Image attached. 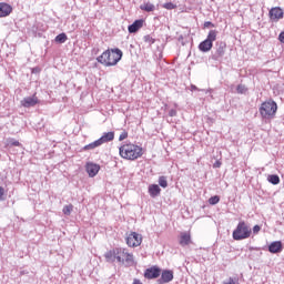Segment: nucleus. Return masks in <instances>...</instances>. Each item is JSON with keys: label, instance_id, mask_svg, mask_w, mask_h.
Returning <instances> with one entry per match:
<instances>
[{"label": "nucleus", "instance_id": "1", "mask_svg": "<svg viewBox=\"0 0 284 284\" xmlns=\"http://www.w3.org/2000/svg\"><path fill=\"white\" fill-rule=\"evenodd\" d=\"M119 152L120 156L126 159V161H136V159L143 156V148L133 143L123 144L120 146Z\"/></svg>", "mask_w": 284, "mask_h": 284}, {"label": "nucleus", "instance_id": "2", "mask_svg": "<svg viewBox=\"0 0 284 284\" xmlns=\"http://www.w3.org/2000/svg\"><path fill=\"white\" fill-rule=\"evenodd\" d=\"M232 236L234 241H245V239H250V236H252V227H250L247 222L240 221L233 231Z\"/></svg>", "mask_w": 284, "mask_h": 284}, {"label": "nucleus", "instance_id": "3", "mask_svg": "<svg viewBox=\"0 0 284 284\" xmlns=\"http://www.w3.org/2000/svg\"><path fill=\"white\" fill-rule=\"evenodd\" d=\"M276 110H278V105L274 102V100H270L261 104L260 114L262 119H274V116H276Z\"/></svg>", "mask_w": 284, "mask_h": 284}, {"label": "nucleus", "instance_id": "4", "mask_svg": "<svg viewBox=\"0 0 284 284\" xmlns=\"http://www.w3.org/2000/svg\"><path fill=\"white\" fill-rule=\"evenodd\" d=\"M121 59H123V51H121L119 48L111 49L109 57V68L116 65Z\"/></svg>", "mask_w": 284, "mask_h": 284}, {"label": "nucleus", "instance_id": "5", "mask_svg": "<svg viewBox=\"0 0 284 284\" xmlns=\"http://www.w3.org/2000/svg\"><path fill=\"white\" fill-rule=\"evenodd\" d=\"M141 242H142V237L136 232H132L126 237V244L129 245V247H139V245H141Z\"/></svg>", "mask_w": 284, "mask_h": 284}, {"label": "nucleus", "instance_id": "6", "mask_svg": "<svg viewBox=\"0 0 284 284\" xmlns=\"http://www.w3.org/2000/svg\"><path fill=\"white\" fill-rule=\"evenodd\" d=\"M161 276V268L159 266H152L145 270L144 278L152 281L153 278H159Z\"/></svg>", "mask_w": 284, "mask_h": 284}, {"label": "nucleus", "instance_id": "7", "mask_svg": "<svg viewBox=\"0 0 284 284\" xmlns=\"http://www.w3.org/2000/svg\"><path fill=\"white\" fill-rule=\"evenodd\" d=\"M161 277L158 280V284H165L171 283V281H174V272L171 270H164L162 273H160Z\"/></svg>", "mask_w": 284, "mask_h": 284}, {"label": "nucleus", "instance_id": "8", "mask_svg": "<svg viewBox=\"0 0 284 284\" xmlns=\"http://www.w3.org/2000/svg\"><path fill=\"white\" fill-rule=\"evenodd\" d=\"M271 21H281L284 17V12L281 7H274L268 12Z\"/></svg>", "mask_w": 284, "mask_h": 284}, {"label": "nucleus", "instance_id": "9", "mask_svg": "<svg viewBox=\"0 0 284 284\" xmlns=\"http://www.w3.org/2000/svg\"><path fill=\"white\" fill-rule=\"evenodd\" d=\"M39 103V99L36 95L27 97L21 100L22 108H34Z\"/></svg>", "mask_w": 284, "mask_h": 284}, {"label": "nucleus", "instance_id": "10", "mask_svg": "<svg viewBox=\"0 0 284 284\" xmlns=\"http://www.w3.org/2000/svg\"><path fill=\"white\" fill-rule=\"evenodd\" d=\"M99 170H101V166L97 163L93 162H88L87 163V172L91 179L99 174Z\"/></svg>", "mask_w": 284, "mask_h": 284}, {"label": "nucleus", "instance_id": "11", "mask_svg": "<svg viewBox=\"0 0 284 284\" xmlns=\"http://www.w3.org/2000/svg\"><path fill=\"white\" fill-rule=\"evenodd\" d=\"M268 252L271 254H281V252H283V242L281 241L272 242L268 245Z\"/></svg>", "mask_w": 284, "mask_h": 284}, {"label": "nucleus", "instance_id": "12", "mask_svg": "<svg viewBox=\"0 0 284 284\" xmlns=\"http://www.w3.org/2000/svg\"><path fill=\"white\" fill-rule=\"evenodd\" d=\"M225 48H227V44H225V42H220L217 44L216 52L213 55L214 61H219V59L223 58V55L225 54Z\"/></svg>", "mask_w": 284, "mask_h": 284}, {"label": "nucleus", "instance_id": "13", "mask_svg": "<svg viewBox=\"0 0 284 284\" xmlns=\"http://www.w3.org/2000/svg\"><path fill=\"white\" fill-rule=\"evenodd\" d=\"M11 13H12V6L6 2H0V18L9 17V14Z\"/></svg>", "mask_w": 284, "mask_h": 284}, {"label": "nucleus", "instance_id": "14", "mask_svg": "<svg viewBox=\"0 0 284 284\" xmlns=\"http://www.w3.org/2000/svg\"><path fill=\"white\" fill-rule=\"evenodd\" d=\"M98 63H102V65H106L110 68V50L104 51L101 55L97 58Z\"/></svg>", "mask_w": 284, "mask_h": 284}, {"label": "nucleus", "instance_id": "15", "mask_svg": "<svg viewBox=\"0 0 284 284\" xmlns=\"http://www.w3.org/2000/svg\"><path fill=\"white\" fill-rule=\"evenodd\" d=\"M143 28V20H135L132 24L129 26L128 31L130 34H134L135 32H139Z\"/></svg>", "mask_w": 284, "mask_h": 284}, {"label": "nucleus", "instance_id": "16", "mask_svg": "<svg viewBox=\"0 0 284 284\" xmlns=\"http://www.w3.org/2000/svg\"><path fill=\"white\" fill-rule=\"evenodd\" d=\"M125 248L115 247V261L125 264Z\"/></svg>", "mask_w": 284, "mask_h": 284}, {"label": "nucleus", "instance_id": "17", "mask_svg": "<svg viewBox=\"0 0 284 284\" xmlns=\"http://www.w3.org/2000/svg\"><path fill=\"white\" fill-rule=\"evenodd\" d=\"M192 243V235L187 232H182L180 236V245L185 247V245H190Z\"/></svg>", "mask_w": 284, "mask_h": 284}, {"label": "nucleus", "instance_id": "18", "mask_svg": "<svg viewBox=\"0 0 284 284\" xmlns=\"http://www.w3.org/2000/svg\"><path fill=\"white\" fill-rule=\"evenodd\" d=\"M100 142V145H103V143H110V141H114V132L110 131L108 133H103V135L98 139Z\"/></svg>", "mask_w": 284, "mask_h": 284}, {"label": "nucleus", "instance_id": "19", "mask_svg": "<svg viewBox=\"0 0 284 284\" xmlns=\"http://www.w3.org/2000/svg\"><path fill=\"white\" fill-rule=\"evenodd\" d=\"M149 194L152 199H156V196L161 194V186H159L158 184H151L149 186Z\"/></svg>", "mask_w": 284, "mask_h": 284}, {"label": "nucleus", "instance_id": "20", "mask_svg": "<svg viewBox=\"0 0 284 284\" xmlns=\"http://www.w3.org/2000/svg\"><path fill=\"white\" fill-rule=\"evenodd\" d=\"M213 45H214L213 43H211L207 39H205L199 44V50L201 52H210Z\"/></svg>", "mask_w": 284, "mask_h": 284}, {"label": "nucleus", "instance_id": "21", "mask_svg": "<svg viewBox=\"0 0 284 284\" xmlns=\"http://www.w3.org/2000/svg\"><path fill=\"white\" fill-rule=\"evenodd\" d=\"M104 258L108 263H114V261H116V248L108 251L104 254Z\"/></svg>", "mask_w": 284, "mask_h": 284}, {"label": "nucleus", "instance_id": "22", "mask_svg": "<svg viewBox=\"0 0 284 284\" xmlns=\"http://www.w3.org/2000/svg\"><path fill=\"white\" fill-rule=\"evenodd\" d=\"M124 263H125L126 267L134 266V255L132 253L125 252Z\"/></svg>", "mask_w": 284, "mask_h": 284}, {"label": "nucleus", "instance_id": "23", "mask_svg": "<svg viewBox=\"0 0 284 284\" xmlns=\"http://www.w3.org/2000/svg\"><path fill=\"white\" fill-rule=\"evenodd\" d=\"M140 10H144V12H154L156 7L151 2H146L140 6Z\"/></svg>", "mask_w": 284, "mask_h": 284}, {"label": "nucleus", "instance_id": "24", "mask_svg": "<svg viewBox=\"0 0 284 284\" xmlns=\"http://www.w3.org/2000/svg\"><path fill=\"white\" fill-rule=\"evenodd\" d=\"M219 36V31L216 30H211L207 34L206 41H210L211 43L214 44V41H216V37Z\"/></svg>", "mask_w": 284, "mask_h": 284}, {"label": "nucleus", "instance_id": "25", "mask_svg": "<svg viewBox=\"0 0 284 284\" xmlns=\"http://www.w3.org/2000/svg\"><path fill=\"white\" fill-rule=\"evenodd\" d=\"M268 183H272V185H278L281 183V178L276 174L268 175L267 178Z\"/></svg>", "mask_w": 284, "mask_h": 284}, {"label": "nucleus", "instance_id": "26", "mask_svg": "<svg viewBox=\"0 0 284 284\" xmlns=\"http://www.w3.org/2000/svg\"><path fill=\"white\" fill-rule=\"evenodd\" d=\"M95 148H101V142L99 140H95L94 142H91L90 144H87L83 150H94Z\"/></svg>", "mask_w": 284, "mask_h": 284}, {"label": "nucleus", "instance_id": "27", "mask_svg": "<svg viewBox=\"0 0 284 284\" xmlns=\"http://www.w3.org/2000/svg\"><path fill=\"white\" fill-rule=\"evenodd\" d=\"M68 41V36L65 33H60L55 37V43H65Z\"/></svg>", "mask_w": 284, "mask_h": 284}, {"label": "nucleus", "instance_id": "28", "mask_svg": "<svg viewBox=\"0 0 284 284\" xmlns=\"http://www.w3.org/2000/svg\"><path fill=\"white\" fill-rule=\"evenodd\" d=\"M72 210H74V206L69 204L63 207L62 212L65 214V216H70V214H72Z\"/></svg>", "mask_w": 284, "mask_h": 284}, {"label": "nucleus", "instance_id": "29", "mask_svg": "<svg viewBox=\"0 0 284 284\" xmlns=\"http://www.w3.org/2000/svg\"><path fill=\"white\" fill-rule=\"evenodd\" d=\"M159 186L160 187H168V178H165V176H160L159 178Z\"/></svg>", "mask_w": 284, "mask_h": 284}, {"label": "nucleus", "instance_id": "30", "mask_svg": "<svg viewBox=\"0 0 284 284\" xmlns=\"http://www.w3.org/2000/svg\"><path fill=\"white\" fill-rule=\"evenodd\" d=\"M219 201H221V197L219 195H214L209 199L210 205H216Z\"/></svg>", "mask_w": 284, "mask_h": 284}, {"label": "nucleus", "instance_id": "31", "mask_svg": "<svg viewBox=\"0 0 284 284\" xmlns=\"http://www.w3.org/2000/svg\"><path fill=\"white\" fill-rule=\"evenodd\" d=\"M162 8H164L165 10H175L176 4H174L172 2H166V3L162 4Z\"/></svg>", "mask_w": 284, "mask_h": 284}, {"label": "nucleus", "instance_id": "32", "mask_svg": "<svg viewBox=\"0 0 284 284\" xmlns=\"http://www.w3.org/2000/svg\"><path fill=\"white\" fill-rule=\"evenodd\" d=\"M143 41H144L145 43H148L149 45H152V44H154V42H155L154 38H152L151 36H144V37H143Z\"/></svg>", "mask_w": 284, "mask_h": 284}, {"label": "nucleus", "instance_id": "33", "mask_svg": "<svg viewBox=\"0 0 284 284\" xmlns=\"http://www.w3.org/2000/svg\"><path fill=\"white\" fill-rule=\"evenodd\" d=\"M222 284H239V280L237 278H233V277H229Z\"/></svg>", "mask_w": 284, "mask_h": 284}, {"label": "nucleus", "instance_id": "34", "mask_svg": "<svg viewBox=\"0 0 284 284\" xmlns=\"http://www.w3.org/2000/svg\"><path fill=\"white\" fill-rule=\"evenodd\" d=\"M9 145H11L13 148H19V145H21V143L18 140L10 139L9 140Z\"/></svg>", "mask_w": 284, "mask_h": 284}, {"label": "nucleus", "instance_id": "35", "mask_svg": "<svg viewBox=\"0 0 284 284\" xmlns=\"http://www.w3.org/2000/svg\"><path fill=\"white\" fill-rule=\"evenodd\" d=\"M246 90H247V89L245 88V85H243V84H239V85H237V92H239V94L245 93Z\"/></svg>", "mask_w": 284, "mask_h": 284}, {"label": "nucleus", "instance_id": "36", "mask_svg": "<svg viewBox=\"0 0 284 284\" xmlns=\"http://www.w3.org/2000/svg\"><path fill=\"white\" fill-rule=\"evenodd\" d=\"M128 138V132L123 131L120 136H119V141H125V139Z\"/></svg>", "mask_w": 284, "mask_h": 284}, {"label": "nucleus", "instance_id": "37", "mask_svg": "<svg viewBox=\"0 0 284 284\" xmlns=\"http://www.w3.org/2000/svg\"><path fill=\"white\" fill-rule=\"evenodd\" d=\"M6 196V189H3V186H0V201H3Z\"/></svg>", "mask_w": 284, "mask_h": 284}, {"label": "nucleus", "instance_id": "38", "mask_svg": "<svg viewBox=\"0 0 284 284\" xmlns=\"http://www.w3.org/2000/svg\"><path fill=\"white\" fill-rule=\"evenodd\" d=\"M260 232H261V226L260 225L253 226V234H258Z\"/></svg>", "mask_w": 284, "mask_h": 284}, {"label": "nucleus", "instance_id": "39", "mask_svg": "<svg viewBox=\"0 0 284 284\" xmlns=\"http://www.w3.org/2000/svg\"><path fill=\"white\" fill-rule=\"evenodd\" d=\"M278 41H280L281 43H284V31H282V32L280 33V36H278Z\"/></svg>", "mask_w": 284, "mask_h": 284}, {"label": "nucleus", "instance_id": "40", "mask_svg": "<svg viewBox=\"0 0 284 284\" xmlns=\"http://www.w3.org/2000/svg\"><path fill=\"white\" fill-rule=\"evenodd\" d=\"M169 116H176V110L175 109H171L169 111Z\"/></svg>", "mask_w": 284, "mask_h": 284}, {"label": "nucleus", "instance_id": "41", "mask_svg": "<svg viewBox=\"0 0 284 284\" xmlns=\"http://www.w3.org/2000/svg\"><path fill=\"white\" fill-rule=\"evenodd\" d=\"M210 26L214 28V23H212L211 21L204 22V28H210Z\"/></svg>", "mask_w": 284, "mask_h": 284}, {"label": "nucleus", "instance_id": "42", "mask_svg": "<svg viewBox=\"0 0 284 284\" xmlns=\"http://www.w3.org/2000/svg\"><path fill=\"white\" fill-rule=\"evenodd\" d=\"M222 163L221 161H216L214 164H213V168H221Z\"/></svg>", "mask_w": 284, "mask_h": 284}, {"label": "nucleus", "instance_id": "43", "mask_svg": "<svg viewBox=\"0 0 284 284\" xmlns=\"http://www.w3.org/2000/svg\"><path fill=\"white\" fill-rule=\"evenodd\" d=\"M194 90H199V88L194 84L191 85V92H194Z\"/></svg>", "mask_w": 284, "mask_h": 284}, {"label": "nucleus", "instance_id": "44", "mask_svg": "<svg viewBox=\"0 0 284 284\" xmlns=\"http://www.w3.org/2000/svg\"><path fill=\"white\" fill-rule=\"evenodd\" d=\"M202 92H205L207 94L209 92H212V90H201Z\"/></svg>", "mask_w": 284, "mask_h": 284}, {"label": "nucleus", "instance_id": "45", "mask_svg": "<svg viewBox=\"0 0 284 284\" xmlns=\"http://www.w3.org/2000/svg\"><path fill=\"white\" fill-rule=\"evenodd\" d=\"M32 72H39V70L38 69H33Z\"/></svg>", "mask_w": 284, "mask_h": 284}]
</instances>
